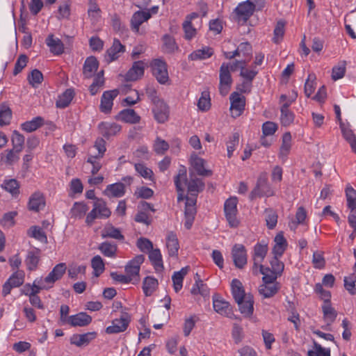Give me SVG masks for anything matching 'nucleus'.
I'll return each instance as SVG.
<instances>
[{
    "label": "nucleus",
    "mask_w": 356,
    "mask_h": 356,
    "mask_svg": "<svg viewBox=\"0 0 356 356\" xmlns=\"http://www.w3.org/2000/svg\"><path fill=\"white\" fill-rule=\"evenodd\" d=\"M275 193L268 181V175L266 172L259 175L255 187L250 193L249 197L251 200L263 196H273Z\"/></svg>",
    "instance_id": "1"
},
{
    "label": "nucleus",
    "mask_w": 356,
    "mask_h": 356,
    "mask_svg": "<svg viewBox=\"0 0 356 356\" xmlns=\"http://www.w3.org/2000/svg\"><path fill=\"white\" fill-rule=\"evenodd\" d=\"M150 67L153 76L160 84L165 85L169 81L167 63L163 60L159 58L152 60Z\"/></svg>",
    "instance_id": "2"
},
{
    "label": "nucleus",
    "mask_w": 356,
    "mask_h": 356,
    "mask_svg": "<svg viewBox=\"0 0 356 356\" xmlns=\"http://www.w3.org/2000/svg\"><path fill=\"white\" fill-rule=\"evenodd\" d=\"M219 92L222 96L228 94L232 83V79L229 71V64L223 63L220 67Z\"/></svg>",
    "instance_id": "3"
},
{
    "label": "nucleus",
    "mask_w": 356,
    "mask_h": 356,
    "mask_svg": "<svg viewBox=\"0 0 356 356\" xmlns=\"http://www.w3.org/2000/svg\"><path fill=\"white\" fill-rule=\"evenodd\" d=\"M238 200L233 197L227 199L224 205V211L226 219L231 227H236L239 225V221L236 218Z\"/></svg>",
    "instance_id": "4"
},
{
    "label": "nucleus",
    "mask_w": 356,
    "mask_h": 356,
    "mask_svg": "<svg viewBox=\"0 0 356 356\" xmlns=\"http://www.w3.org/2000/svg\"><path fill=\"white\" fill-rule=\"evenodd\" d=\"M131 321V317L127 312H123L119 318H115L112 321V325L106 329V332L109 334H118L124 332Z\"/></svg>",
    "instance_id": "5"
},
{
    "label": "nucleus",
    "mask_w": 356,
    "mask_h": 356,
    "mask_svg": "<svg viewBox=\"0 0 356 356\" xmlns=\"http://www.w3.org/2000/svg\"><path fill=\"white\" fill-rule=\"evenodd\" d=\"M145 257L143 254L136 256L125 266V272L128 277L132 278L136 282L139 281V272L140 265L144 262Z\"/></svg>",
    "instance_id": "6"
},
{
    "label": "nucleus",
    "mask_w": 356,
    "mask_h": 356,
    "mask_svg": "<svg viewBox=\"0 0 356 356\" xmlns=\"http://www.w3.org/2000/svg\"><path fill=\"white\" fill-rule=\"evenodd\" d=\"M229 99L231 115L236 118L240 116L245 109V98L241 96L238 92H234L231 94Z\"/></svg>",
    "instance_id": "7"
},
{
    "label": "nucleus",
    "mask_w": 356,
    "mask_h": 356,
    "mask_svg": "<svg viewBox=\"0 0 356 356\" xmlns=\"http://www.w3.org/2000/svg\"><path fill=\"white\" fill-rule=\"evenodd\" d=\"M232 256L236 268H243L247 264V252L243 245L235 244L232 250Z\"/></svg>",
    "instance_id": "8"
},
{
    "label": "nucleus",
    "mask_w": 356,
    "mask_h": 356,
    "mask_svg": "<svg viewBox=\"0 0 356 356\" xmlns=\"http://www.w3.org/2000/svg\"><path fill=\"white\" fill-rule=\"evenodd\" d=\"M254 8V4L249 1L239 3L234 10L237 20L238 22L243 21L245 23L253 14Z\"/></svg>",
    "instance_id": "9"
},
{
    "label": "nucleus",
    "mask_w": 356,
    "mask_h": 356,
    "mask_svg": "<svg viewBox=\"0 0 356 356\" xmlns=\"http://www.w3.org/2000/svg\"><path fill=\"white\" fill-rule=\"evenodd\" d=\"M66 271V265L64 263H60L56 265L48 275L43 278V282L49 289L53 287L54 284L61 279Z\"/></svg>",
    "instance_id": "10"
},
{
    "label": "nucleus",
    "mask_w": 356,
    "mask_h": 356,
    "mask_svg": "<svg viewBox=\"0 0 356 356\" xmlns=\"http://www.w3.org/2000/svg\"><path fill=\"white\" fill-rule=\"evenodd\" d=\"M146 65L143 60L134 62L131 67L128 70L124 76L127 81H135L141 79L145 72Z\"/></svg>",
    "instance_id": "11"
},
{
    "label": "nucleus",
    "mask_w": 356,
    "mask_h": 356,
    "mask_svg": "<svg viewBox=\"0 0 356 356\" xmlns=\"http://www.w3.org/2000/svg\"><path fill=\"white\" fill-rule=\"evenodd\" d=\"M152 113L155 120L158 123H164L168 121L169 118V106L162 100L154 104Z\"/></svg>",
    "instance_id": "12"
},
{
    "label": "nucleus",
    "mask_w": 356,
    "mask_h": 356,
    "mask_svg": "<svg viewBox=\"0 0 356 356\" xmlns=\"http://www.w3.org/2000/svg\"><path fill=\"white\" fill-rule=\"evenodd\" d=\"M125 51V47L122 44L118 39L115 38L111 47L107 49L105 55V58L108 63H111L117 60L120 54Z\"/></svg>",
    "instance_id": "13"
},
{
    "label": "nucleus",
    "mask_w": 356,
    "mask_h": 356,
    "mask_svg": "<svg viewBox=\"0 0 356 356\" xmlns=\"http://www.w3.org/2000/svg\"><path fill=\"white\" fill-rule=\"evenodd\" d=\"M96 337L97 332H90L81 334H74L70 337V341L72 345L82 347L88 346Z\"/></svg>",
    "instance_id": "14"
},
{
    "label": "nucleus",
    "mask_w": 356,
    "mask_h": 356,
    "mask_svg": "<svg viewBox=\"0 0 356 356\" xmlns=\"http://www.w3.org/2000/svg\"><path fill=\"white\" fill-rule=\"evenodd\" d=\"M118 90L105 91L101 99L100 110L102 112L107 113L111 111L113 99L118 95Z\"/></svg>",
    "instance_id": "15"
},
{
    "label": "nucleus",
    "mask_w": 356,
    "mask_h": 356,
    "mask_svg": "<svg viewBox=\"0 0 356 356\" xmlns=\"http://www.w3.org/2000/svg\"><path fill=\"white\" fill-rule=\"evenodd\" d=\"M213 306L214 310L221 315L229 318L234 316L230 304L220 298H213Z\"/></svg>",
    "instance_id": "16"
},
{
    "label": "nucleus",
    "mask_w": 356,
    "mask_h": 356,
    "mask_svg": "<svg viewBox=\"0 0 356 356\" xmlns=\"http://www.w3.org/2000/svg\"><path fill=\"white\" fill-rule=\"evenodd\" d=\"M45 199L43 194L39 191L35 192L29 198L28 208L30 211L38 212L45 207Z\"/></svg>",
    "instance_id": "17"
},
{
    "label": "nucleus",
    "mask_w": 356,
    "mask_h": 356,
    "mask_svg": "<svg viewBox=\"0 0 356 356\" xmlns=\"http://www.w3.org/2000/svg\"><path fill=\"white\" fill-rule=\"evenodd\" d=\"M191 160V165L198 175L211 177L213 175V172L211 170L204 168L205 161L203 159L197 156L195 154H193Z\"/></svg>",
    "instance_id": "18"
},
{
    "label": "nucleus",
    "mask_w": 356,
    "mask_h": 356,
    "mask_svg": "<svg viewBox=\"0 0 356 356\" xmlns=\"http://www.w3.org/2000/svg\"><path fill=\"white\" fill-rule=\"evenodd\" d=\"M91 321L92 317L85 312H79L67 318V323L73 327L87 326Z\"/></svg>",
    "instance_id": "19"
},
{
    "label": "nucleus",
    "mask_w": 356,
    "mask_h": 356,
    "mask_svg": "<svg viewBox=\"0 0 356 356\" xmlns=\"http://www.w3.org/2000/svg\"><path fill=\"white\" fill-rule=\"evenodd\" d=\"M99 67V62L95 56L86 58L83 67V74L85 79L92 77Z\"/></svg>",
    "instance_id": "20"
},
{
    "label": "nucleus",
    "mask_w": 356,
    "mask_h": 356,
    "mask_svg": "<svg viewBox=\"0 0 356 356\" xmlns=\"http://www.w3.org/2000/svg\"><path fill=\"white\" fill-rule=\"evenodd\" d=\"M151 17L149 10L147 11H136L134 13L131 19V25L132 29L136 31H139L140 26L144 22L147 21Z\"/></svg>",
    "instance_id": "21"
},
{
    "label": "nucleus",
    "mask_w": 356,
    "mask_h": 356,
    "mask_svg": "<svg viewBox=\"0 0 356 356\" xmlns=\"http://www.w3.org/2000/svg\"><path fill=\"white\" fill-rule=\"evenodd\" d=\"M99 129L104 137L108 138L120 132L121 126L114 122H102L99 124Z\"/></svg>",
    "instance_id": "22"
},
{
    "label": "nucleus",
    "mask_w": 356,
    "mask_h": 356,
    "mask_svg": "<svg viewBox=\"0 0 356 356\" xmlns=\"http://www.w3.org/2000/svg\"><path fill=\"white\" fill-rule=\"evenodd\" d=\"M46 44L50 51L54 55H60L64 52V44L59 38H55L53 34H49L46 38Z\"/></svg>",
    "instance_id": "23"
},
{
    "label": "nucleus",
    "mask_w": 356,
    "mask_h": 356,
    "mask_svg": "<svg viewBox=\"0 0 356 356\" xmlns=\"http://www.w3.org/2000/svg\"><path fill=\"white\" fill-rule=\"evenodd\" d=\"M231 288L234 299L237 304H240V301L245 298L248 295L245 293L241 282L238 279H234L231 283Z\"/></svg>",
    "instance_id": "24"
},
{
    "label": "nucleus",
    "mask_w": 356,
    "mask_h": 356,
    "mask_svg": "<svg viewBox=\"0 0 356 356\" xmlns=\"http://www.w3.org/2000/svg\"><path fill=\"white\" fill-rule=\"evenodd\" d=\"M184 182L187 184L188 192L190 195H197L199 193L204 189V182L200 178L191 176L189 181L186 179V181Z\"/></svg>",
    "instance_id": "25"
},
{
    "label": "nucleus",
    "mask_w": 356,
    "mask_h": 356,
    "mask_svg": "<svg viewBox=\"0 0 356 356\" xmlns=\"http://www.w3.org/2000/svg\"><path fill=\"white\" fill-rule=\"evenodd\" d=\"M116 119L124 122L136 124L140 122V117L134 109L127 108L121 111L116 116Z\"/></svg>",
    "instance_id": "26"
},
{
    "label": "nucleus",
    "mask_w": 356,
    "mask_h": 356,
    "mask_svg": "<svg viewBox=\"0 0 356 356\" xmlns=\"http://www.w3.org/2000/svg\"><path fill=\"white\" fill-rule=\"evenodd\" d=\"M104 193L109 197H120L125 193L124 184L118 182L108 185Z\"/></svg>",
    "instance_id": "27"
},
{
    "label": "nucleus",
    "mask_w": 356,
    "mask_h": 356,
    "mask_svg": "<svg viewBox=\"0 0 356 356\" xmlns=\"http://www.w3.org/2000/svg\"><path fill=\"white\" fill-rule=\"evenodd\" d=\"M181 181H186V169L184 166H181L180 168L177 175L175 177V184L178 192V202H180L185 198L183 196L184 188L181 185Z\"/></svg>",
    "instance_id": "28"
},
{
    "label": "nucleus",
    "mask_w": 356,
    "mask_h": 356,
    "mask_svg": "<svg viewBox=\"0 0 356 356\" xmlns=\"http://www.w3.org/2000/svg\"><path fill=\"white\" fill-rule=\"evenodd\" d=\"M268 252V243L264 241L257 243L254 247L253 261L255 264L261 263Z\"/></svg>",
    "instance_id": "29"
},
{
    "label": "nucleus",
    "mask_w": 356,
    "mask_h": 356,
    "mask_svg": "<svg viewBox=\"0 0 356 356\" xmlns=\"http://www.w3.org/2000/svg\"><path fill=\"white\" fill-rule=\"evenodd\" d=\"M240 302V304H238V305L241 313L245 316H250L254 310V300L252 296L248 293L247 297Z\"/></svg>",
    "instance_id": "30"
},
{
    "label": "nucleus",
    "mask_w": 356,
    "mask_h": 356,
    "mask_svg": "<svg viewBox=\"0 0 356 356\" xmlns=\"http://www.w3.org/2000/svg\"><path fill=\"white\" fill-rule=\"evenodd\" d=\"M280 289L279 283L263 284L259 286V292L264 298L274 296Z\"/></svg>",
    "instance_id": "31"
},
{
    "label": "nucleus",
    "mask_w": 356,
    "mask_h": 356,
    "mask_svg": "<svg viewBox=\"0 0 356 356\" xmlns=\"http://www.w3.org/2000/svg\"><path fill=\"white\" fill-rule=\"evenodd\" d=\"M166 247L170 257H177L179 249V244L176 234L170 232L167 238Z\"/></svg>",
    "instance_id": "32"
},
{
    "label": "nucleus",
    "mask_w": 356,
    "mask_h": 356,
    "mask_svg": "<svg viewBox=\"0 0 356 356\" xmlns=\"http://www.w3.org/2000/svg\"><path fill=\"white\" fill-rule=\"evenodd\" d=\"M149 259L156 271L163 270L162 256L159 249L156 248L151 250L149 252Z\"/></svg>",
    "instance_id": "33"
},
{
    "label": "nucleus",
    "mask_w": 356,
    "mask_h": 356,
    "mask_svg": "<svg viewBox=\"0 0 356 356\" xmlns=\"http://www.w3.org/2000/svg\"><path fill=\"white\" fill-rule=\"evenodd\" d=\"M101 236L103 238H112L119 241H123L124 239V236L121 234L120 230L111 225H106L104 228Z\"/></svg>",
    "instance_id": "34"
},
{
    "label": "nucleus",
    "mask_w": 356,
    "mask_h": 356,
    "mask_svg": "<svg viewBox=\"0 0 356 356\" xmlns=\"http://www.w3.org/2000/svg\"><path fill=\"white\" fill-rule=\"evenodd\" d=\"M322 310L324 318L327 321V326H330L335 321L337 313L332 307L330 301L324 302L322 306Z\"/></svg>",
    "instance_id": "35"
},
{
    "label": "nucleus",
    "mask_w": 356,
    "mask_h": 356,
    "mask_svg": "<svg viewBox=\"0 0 356 356\" xmlns=\"http://www.w3.org/2000/svg\"><path fill=\"white\" fill-rule=\"evenodd\" d=\"M74 97V92L73 89H67L61 95L58 97L56 102L57 108H65L69 106L72 99Z\"/></svg>",
    "instance_id": "36"
},
{
    "label": "nucleus",
    "mask_w": 356,
    "mask_h": 356,
    "mask_svg": "<svg viewBox=\"0 0 356 356\" xmlns=\"http://www.w3.org/2000/svg\"><path fill=\"white\" fill-rule=\"evenodd\" d=\"M158 280L151 276L146 277L143 282V290L145 296H150L158 286Z\"/></svg>",
    "instance_id": "37"
},
{
    "label": "nucleus",
    "mask_w": 356,
    "mask_h": 356,
    "mask_svg": "<svg viewBox=\"0 0 356 356\" xmlns=\"http://www.w3.org/2000/svg\"><path fill=\"white\" fill-rule=\"evenodd\" d=\"M188 267L182 268L179 271L175 272L172 276L173 287L175 292H179L182 288L184 276L187 274Z\"/></svg>",
    "instance_id": "38"
},
{
    "label": "nucleus",
    "mask_w": 356,
    "mask_h": 356,
    "mask_svg": "<svg viewBox=\"0 0 356 356\" xmlns=\"http://www.w3.org/2000/svg\"><path fill=\"white\" fill-rule=\"evenodd\" d=\"M259 270L264 275L262 278L264 284L277 283L276 280L277 276L280 275L279 274H277V273L269 268H264L261 264L259 265Z\"/></svg>",
    "instance_id": "39"
},
{
    "label": "nucleus",
    "mask_w": 356,
    "mask_h": 356,
    "mask_svg": "<svg viewBox=\"0 0 356 356\" xmlns=\"http://www.w3.org/2000/svg\"><path fill=\"white\" fill-rule=\"evenodd\" d=\"M40 261V250L36 249L34 251L28 252L26 264L29 270H34L36 269L38 262Z\"/></svg>",
    "instance_id": "40"
},
{
    "label": "nucleus",
    "mask_w": 356,
    "mask_h": 356,
    "mask_svg": "<svg viewBox=\"0 0 356 356\" xmlns=\"http://www.w3.org/2000/svg\"><path fill=\"white\" fill-rule=\"evenodd\" d=\"M44 119L41 117H36L32 120L26 121L22 124V129L26 132H32L43 125Z\"/></svg>",
    "instance_id": "41"
},
{
    "label": "nucleus",
    "mask_w": 356,
    "mask_h": 356,
    "mask_svg": "<svg viewBox=\"0 0 356 356\" xmlns=\"http://www.w3.org/2000/svg\"><path fill=\"white\" fill-rule=\"evenodd\" d=\"M24 136L19 131L15 130L13 132L11 141L13 148H14L16 153H19L22 151L24 145Z\"/></svg>",
    "instance_id": "42"
},
{
    "label": "nucleus",
    "mask_w": 356,
    "mask_h": 356,
    "mask_svg": "<svg viewBox=\"0 0 356 356\" xmlns=\"http://www.w3.org/2000/svg\"><path fill=\"white\" fill-rule=\"evenodd\" d=\"M93 207L97 211L99 218H107L111 214V211L106 207L105 201L102 199H97V201L93 203Z\"/></svg>",
    "instance_id": "43"
},
{
    "label": "nucleus",
    "mask_w": 356,
    "mask_h": 356,
    "mask_svg": "<svg viewBox=\"0 0 356 356\" xmlns=\"http://www.w3.org/2000/svg\"><path fill=\"white\" fill-rule=\"evenodd\" d=\"M213 54L211 48L206 47L202 49H197L191 53L188 58L191 60H202L211 57Z\"/></svg>",
    "instance_id": "44"
},
{
    "label": "nucleus",
    "mask_w": 356,
    "mask_h": 356,
    "mask_svg": "<svg viewBox=\"0 0 356 356\" xmlns=\"http://www.w3.org/2000/svg\"><path fill=\"white\" fill-rule=\"evenodd\" d=\"M346 61L341 60L339 63L333 67L332 72V79L334 81H337L343 78L346 71Z\"/></svg>",
    "instance_id": "45"
},
{
    "label": "nucleus",
    "mask_w": 356,
    "mask_h": 356,
    "mask_svg": "<svg viewBox=\"0 0 356 356\" xmlns=\"http://www.w3.org/2000/svg\"><path fill=\"white\" fill-rule=\"evenodd\" d=\"M26 287L29 288V289H31V291L30 294H33V295H38V293H40V291L41 290H44V289L47 290V289H49V288L45 284V283L43 282V278L42 277L36 278L33 281V283L32 285H31L30 284H26Z\"/></svg>",
    "instance_id": "46"
},
{
    "label": "nucleus",
    "mask_w": 356,
    "mask_h": 356,
    "mask_svg": "<svg viewBox=\"0 0 356 356\" xmlns=\"http://www.w3.org/2000/svg\"><path fill=\"white\" fill-rule=\"evenodd\" d=\"M28 235L30 237L34 238L40 242L47 243V237L42 229L38 226H32L28 230Z\"/></svg>",
    "instance_id": "47"
},
{
    "label": "nucleus",
    "mask_w": 356,
    "mask_h": 356,
    "mask_svg": "<svg viewBox=\"0 0 356 356\" xmlns=\"http://www.w3.org/2000/svg\"><path fill=\"white\" fill-rule=\"evenodd\" d=\"M88 210V207L83 202H75L71 209L72 216L74 218H83Z\"/></svg>",
    "instance_id": "48"
},
{
    "label": "nucleus",
    "mask_w": 356,
    "mask_h": 356,
    "mask_svg": "<svg viewBox=\"0 0 356 356\" xmlns=\"http://www.w3.org/2000/svg\"><path fill=\"white\" fill-rule=\"evenodd\" d=\"M266 226L269 229L275 227L277 223V214L275 211L272 209H266L265 210Z\"/></svg>",
    "instance_id": "49"
},
{
    "label": "nucleus",
    "mask_w": 356,
    "mask_h": 356,
    "mask_svg": "<svg viewBox=\"0 0 356 356\" xmlns=\"http://www.w3.org/2000/svg\"><path fill=\"white\" fill-rule=\"evenodd\" d=\"M99 250L104 256L113 257L115 255L117 245L109 242H104L99 245Z\"/></svg>",
    "instance_id": "50"
},
{
    "label": "nucleus",
    "mask_w": 356,
    "mask_h": 356,
    "mask_svg": "<svg viewBox=\"0 0 356 356\" xmlns=\"http://www.w3.org/2000/svg\"><path fill=\"white\" fill-rule=\"evenodd\" d=\"M12 117L11 109L6 105H1L0 107V126L8 125L10 122Z\"/></svg>",
    "instance_id": "51"
},
{
    "label": "nucleus",
    "mask_w": 356,
    "mask_h": 356,
    "mask_svg": "<svg viewBox=\"0 0 356 356\" xmlns=\"http://www.w3.org/2000/svg\"><path fill=\"white\" fill-rule=\"evenodd\" d=\"M2 188L10 193L13 195L19 193V184L15 179L5 180L2 184Z\"/></svg>",
    "instance_id": "52"
},
{
    "label": "nucleus",
    "mask_w": 356,
    "mask_h": 356,
    "mask_svg": "<svg viewBox=\"0 0 356 356\" xmlns=\"http://www.w3.org/2000/svg\"><path fill=\"white\" fill-rule=\"evenodd\" d=\"M91 266L94 270V275L99 277L104 270V264L102 257L99 255L95 256L91 261Z\"/></svg>",
    "instance_id": "53"
},
{
    "label": "nucleus",
    "mask_w": 356,
    "mask_h": 356,
    "mask_svg": "<svg viewBox=\"0 0 356 356\" xmlns=\"http://www.w3.org/2000/svg\"><path fill=\"white\" fill-rule=\"evenodd\" d=\"M163 42L165 52L172 53L178 49L175 39L168 34L163 35Z\"/></svg>",
    "instance_id": "54"
},
{
    "label": "nucleus",
    "mask_w": 356,
    "mask_h": 356,
    "mask_svg": "<svg viewBox=\"0 0 356 356\" xmlns=\"http://www.w3.org/2000/svg\"><path fill=\"white\" fill-rule=\"evenodd\" d=\"M346 196L348 209H356V191L352 186H347L346 188Z\"/></svg>",
    "instance_id": "55"
},
{
    "label": "nucleus",
    "mask_w": 356,
    "mask_h": 356,
    "mask_svg": "<svg viewBox=\"0 0 356 356\" xmlns=\"http://www.w3.org/2000/svg\"><path fill=\"white\" fill-rule=\"evenodd\" d=\"M239 134L236 132L232 134V136L229 138V140L227 143V156L230 158L233 152L235 150L236 147L239 143Z\"/></svg>",
    "instance_id": "56"
},
{
    "label": "nucleus",
    "mask_w": 356,
    "mask_h": 356,
    "mask_svg": "<svg viewBox=\"0 0 356 356\" xmlns=\"http://www.w3.org/2000/svg\"><path fill=\"white\" fill-rule=\"evenodd\" d=\"M27 79L30 85L35 87V84H40L42 82L43 75L40 70L35 69L29 74Z\"/></svg>",
    "instance_id": "57"
},
{
    "label": "nucleus",
    "mask_w": 356,
    "mask_h": 356,
    "mask_svg": "<svg viewBox=\"0 0 356 356\" xmlns=\"http://www.w3.org/2000/svg\"><path fill=\"white\" fill-rule=\"evenodd\" d=\"M134 166L135 170L141 177L149 180L153 179L152 177L154 174L151 169L148 168L143 163H136Z\"/></svg>",
    "instance_id": "58"
},
{
    "label": "nucleus",
    "mask_w": 356,
    "mask_h": 356,
    "mask_svg": "<svg viewBox=\"0 0 356 356\" xmlns=\"http://www.w3.org/2000/svg\"><path fill=\"white\" fill-rule=\"evenodd\" d=\"M344 287L351 294L355 295L356 293V275L352 274L348 277H344Z\"/></svg>",
    "instance_id": "59"
},
{
    "label": "nucleus",
    "mask_w": 356,
    "mask_h": 356,
    "mask_svg": "<svg viewBox=\"0 0 356 356\" xmlns=\"http://www.w3.org/2000/svg\"><path fill=\"white\" fill-rule=\"evenodd\" d=\"M24 273L23 271L17 270L7 280L13 287H18L24 283Z\"/></svg>",
    "instance_id": "60"
},
{
    "label": "nucleus",
    "mask_w": 356,
    "mask_h": 356,
    "mask_svg": "<svg viewBox=\"0 0 356 356\" xmlns=\"http://www.w3.org/2000/svg\"><path fill=\"white\" fill-rule=\"evenodd\" d=\"M16 211L6 213L0 220V224L3 227H10L15 225L14 218L17 216Z\"/></svg>",
    "instance_id": "61"
},
{
    "label": "nucleus",
    "mask_w": 356,
    "mask_h": 356,
    "mask_svg": "<svg viewBox=\"0 0 356 356\" xmlns=\"http://www.w3.org/2000/svg\"><path fill=\"white\" fill-rule=\"evenodd\" d=\"M280 122L284 127L289 126L294 120V114L290 110H280Z\"/></svg>",
    "instance_id": "62"
},
{
    "label": "nucleus",
    "mask_w": 356,
    "mask_h": 356,
    "mask_svg": "<svg viewBox=\"0 0 356 356\" xmlns=\"http://www.w3.org/2000/svg\"><path fill=\"white\" fill-rule=\"evenodd\" d=\"M315 350H309L308 356H330V348H323L320 344L314 341Z\"/></svg>",
    "instance_id": "63"
},
{
    "label": "nucleus",
    "mask_w": 356,
    "mask_h": 356,
    "mask_svg": "<svg viewBox=\"0 0 356 356\" xmlns=\"http://www.w3.org/2000/svg\"><path fill=\"white\" fill-rule=\"evenodd\" d=\"M28 57L25 54H20L15 64L13 74L17 75L26 66Z\"/></svg>",
    "instance_id": "64"
}]
</instances>
